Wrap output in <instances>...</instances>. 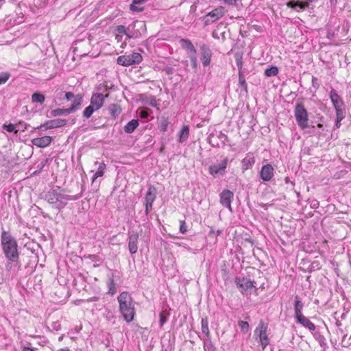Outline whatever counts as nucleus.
<instances>
[{"instance_id":"nucleus-1","label":"nucleus","mask_w":351,"mask_h":351,"mask_svg":"<svg viewBox=\"0 0 351 351\" xmlns=\"http://www.w3.org/2000/svg\"><path fill=\"white\" fill-rule=\"evenodd\" d=\"M119 310L127 322H132L135 314L134 304L128 292H122L117 298Z\"/></svg>"},{"instance_id":"nucleus-54","label":"nucleus","mask_w":351,"mask_h":351,"mask_svg":"<svg viewBox=\"0 0 351 351\" xmlns=\"http://www.w3.org/2000/svg\"><path fill=\"white\" fill-rule=\"evenodd\" d=\"M226 3L230 5H234L237 3V0H223Z\"/></svg>"},{"instance_id":"nucleus-64","label":"nucleus","mask_w":351,"mask_h":351,"mask_svg":"<svg viewBox=\"0 0 351 351\" xmlns=\"http://www.w3.org/2000/svg\"><path fill=\"white\" fill-rule=\"evenodd\" d=\"M25 128L27 129V124L25 123Z\"/></svg>"},{"instance_id":"nucleus-8","label":"nucleus","mask_w":351,"mask_h":351,"mask_svg":"<svg viewBox=\"0 0 351 351\" xmlns=\"http://www.w3.org/2000/svg\"><path fill=\"white\" fill-rule=\"evenodd\" d=\"M318 0H306L304 1L300 0H291L286 3V5L294 10L296 12L304 10L310 7L311 3L317 2Z\"/></svg>"},{"instance_id":"nucleus-42","label":"nucleus","mask_w":351,"mask_h":351,"mask_svg":"<svg viewBox=\"0 0 351 351\" xmlns=\"http://www.w3.org/2000/svg\"><path fill=\"white\" fill-rule=\"evenodd\" d=\"M235 60H236V64L239 69V73L240 71H242V66H243L242 56L239 53H236L235 54Z\"/></svg>"},{"instance_id":"nucleus-50","label":"nucleus","mask_w":351,"mask_h":351,"mask_svg":"<svg viewBox=\"0 0 351 351\" xmlns=\"http://www.w3.org/2000/svg\"><path fill=\"white\" fill-rule=\"evenodd\" d=\"M312 86L315 89H318L319 85L318 83V79L314 76L312 77Z\"/></svg>"},{"instance_id":"nucleus-40","label":"nucleus","mask_w":351,"mask_h":351,"mask_svg":"<svg viewBox=\"0 0 351 351\" xmlns=\"http://www.w3.org/2000/svg\"><path fill=\"white\" fill-rule=\"evenodd\" d=\"M238 325L241 328L243 333H246L249 330V324L247 322L240 320L238 322Z\"/></svg>"},{"instance_id":"nucleus-14","label":"nucleus","mask_w":351,"mask_h":351,"mask_svg":"<svg viewBox=\"0 0 351 351\" xmlns=\"http://www.w3.org/2000/svg\"><path fill=\"white\" fill-rule=\"evenodd\" d=\"M274 176V168L270 164L263 165L260 171V177L264 182H269Z\"/></svg>"},{"instance_id":"nucleus-5","label":"nucleus","mask_w":351,"mask_h":351,"mask_svg":"<svg viewBox=\"0 0 351 351\" xmlns=\"http://www.w3.org/2000/svg\"><path fill=\"white\" fill-rule=\"evenodd\" d=\"M267 326L261 321L254 330V336L259 339L262 349L265 350L269 343V339L267 334Z\"/></svg>"},{"instance_id":"nucleus-57","label":"nucleus","mask_w":351,"mask_h":351,"mask_svg":"<svg viewBox=\"0 0 351 351\" xmlns=\"http://www.w3.org/2000/svg\"><path fill=\"white\" fill-rule=\"evenodd\" d=\"M22 351H35V350L33 348H29V347L24 346L22 349Z\"/></svg>"},{"instance_id":"nucleus-29","label":"nucleus","mask_w":351,"mask_h":351,"mask_svg":"<svg viewBox=\"0 0 351 351\" xmlns=\"http://www.w3.org/2000/svg\"><path fill=\"white\" fill-rule=\"evenodd\" d=\"M70 113H71V112L69 108H66V109L57 108L55 110H52L50 112L51 117L62 116V115L69 114Z\"/></svg>"},{"instance_id":"nucleus-37","label":"nucleus","mask_w":351,"mask_h":351,"mask_svg":"<svg viewBox=\"0 0 351 351\" xmlns=\"http://www.w3.org/2000/svg\"><path fill=\"white\" fill-rule=\"evenodd\" d=\"M108 286V293H109L112 295H114L117 292V288H116V285L114 283V281L112 278L109 279Z\"/></svg>"},{"instance_id":"nucleus-56","label":"nucleus","mask_w":351,"mask_h":351,"mask_svg":"<svg viewBox=\"0 0 351 351\" xmlns=\"http://www.w3.org/2000/svg\"><path fill=\"white\" fill-rule=\"evenodd\" d=\"M106 318L108 320H110L111 319L114 318V315H113V314L110 311H108V314L106 315Z\"/></svg>"},{"instance_id":"nucleus-38","label":"nucleus","mask_w":351,"mask_h":351,"mask_svg":"<svg viewBox=\"0 0 351 351\" xmlns=\"http://www.w3.org/2000/svg\"><path fill=\"white\" fill-rule=\"evenodd\" d=\"M239 83L241 87H242L245 91H247V86L242 71H240L239 73Z\"/></svg>"},{"instance_id":"nucleus-27","label":"nucleus","mask_w":351,"mask_h":351,"mask_svg":"<svg viewBox=\"0 0 351 351\" xmlns=\"http://www.w3.org/2000/svg\"><path fill=\"white\" fill-rule=\"evenodd\" d=\"M108 110L110 115L114 119L120 114L122 110L120 105L117 104H110L108 106Z\"/></svg>"},{"instance_id":"nucleus-11","label":"nucleus","mask_w":351,"mask_h":351,"mask_svg":"<svg viewBox=\"0 0 351 351\" xmlns=\"http://www.w3.org/2000/svg\"><path fill=\"white\" fill-rule=\"evenodd\" d=\"M228 158H225L219 164L210 165L208 169L209 173L213 176H215L217 174L223 175L226 172Z\"/></svg>"},{"instance_id":"nucleus-48","label":"nucleus","mask_w":351,"mask_h":351,"mask_svg":"<svg viewBox=\"0 0 351 351\" xmlns=\"http://www.w3.org/2000/svg\"><path fill=\"white\" fill-rule=\"evenodd\" d=\"M190 60H191V62L193 68L196 69L197 66V60L195 55L191 54Z\"/></svg>"},{"instance_id":"nucleus-36","label":"nucleus","mask_w":351,"mask_h":351,"mask_svg":"<svg viewBox=\"0 0 351 351\" xmlns=\"http://www.w3.org/2000/svg\"><path fill=\"white\" fill-rule=\"evenodd\" d=\"M96 110H97L95 108H94L92 105H90L84 109V110L83 112V116H84V117L88 119L91 117L93 113Z\"/></svg>"},{"instance_id":"nucleus-39","label":"nucleus","mask_w":351,"mask_h":351,"mask_svg":"<svg viewBox=\"0 0 351 351\" xmlns=\"http://www.w3.org/2000/svg\"><path fill=\"white\" fill-rule=\"evenodd\" d=\"M315 337L319 341L320 346L324 348L326 346V341L324 337L320 333L317 332L315 334Z\"/></svg>"},{"instance_id":"nucleus-17","label":"nucleus","mask_w":351,"mask_h":351,"mask_svg":"<svg viewBox=\"0 0 351 351\" xmlns=\"http://www.w3.org/2000/svg\"><path fill=\"white\" fill-rule=\"evenodd\" d=\"M51 137L49 136H45L43 137H38L32 140V143L38 147H45L48 146L51 142Z\"/></svg>"},{"instance_id":"nucleus-41","label":"nucleus","mask_w":351,"mask_h":351,"mask_svg":"<svg viewBox=\"0 0 351 351\" xmlns=\"http://www.w3.org/2000/svg\"><path fill=\"white\" fill-rule=\"evenodd\" d=\"M3 128L8 131V132H14L15 134H17L18 130H16V125L10 123L8 125L3 124Z\"/></svg>"},{"instance_id":"nucleus-12","label":"nucleus","mask_w":351,"mask_h":351,"mask_svg":"<svg viewBox=\"0 0 351 351\" xmlns=\"http://www.w3.org/2000/svg\"><path fill=\"white\" fill-rule=\"evenodd\" d=\"M234 197V193L230 190H223L220 194V203L223 206L232 210L231 202Z\"/></svg>"},{"instance_id":"nucleus-22","label":"nucleus","mask_w":351,"mask_h":351,"mask_svg":"<svg viewBox=\"0 0 351 351\" xmlns=\"http://www.w3.org/2000/svg\"><path fill=\"white\" fill-rule=\"evenodd\" d=\"M189 136V128L188 125H183L180 131L178 132V141L180 143L185 142Z\"/></svg>"},{"instance_id":"nucleus-35","label":"nucleus","mask_w":351,"mask_h":351,"mask_svg":"<svg viewBox=\"0 0 351 351\" xmlns=\"http://www.w3.org/2000/svg\"><path fill=\"white\" fill-rule=\"evenodd\" d=\"M278 73V69L277 66H273L265 71V74L267 77H273L277 75Z\"/></svg>"},{"instance_id":"nucleus-63","label":"nucleus","mask_w":351,"mask_h":351,"mask_svg":"<svg viewBox=\"0 0 351 351\" xmlns=\"http://www.w3.org/2000/svg\"><path fill=\"white\" fill-rule=\"evenodd\" d=\"M322 125L321 123L318 124V127H322Z\"/></svg>"},{"instance_id":"nucleus-13","label":"nucleus","mask_w":351,"mask_h":351,"mask_svg":"<svg viewBox=\"0 0 351 351\" xmlns=\"http://www.w3.org/2000/svg\"><path fill=\"white\" fill-rule=\"evenodd\" d=\"M200 52H201V60L204 66H207L210 63V59H211V50L210 47L204 44L200 47Z\"/></svg>"},{"instance_id":"nucleus-4","label":"nucleus","mask_w":351,"mask_h":351,"mask_svg":"<svg viewBox=\"0 0 351 351\" xmlns=\"http://www.w3.org/2000/svg\"><path fill=\"white\" fill-rule=\"evenodd\" d=\"M330 98L336 110L337 121H341L346 114V111L343 108V101L334 89H332L330 92Z\"/></svg>"},{"instance_id":"nucleus-58","label":"nucleus","mask_w":351,"mask_h":351,"mask_svg":"<svg viewBox=\"0 0 351 351\" xmlns=\"http://www.w3.org/2000/svg\"><path fill=\"white\" fill-rule=\"evenodd\" d=\"M285 182H286V183H288V182H290V180H289V177H286V178H285Z\"/></svg>"},{"instance_id":"nucleus-51","label":"nucleus","mask_w":351,"mask_h":351,"mask_svg":"<svg viewBox=\"0 0 351 351\" xmlns=\"http://www.w3.org/2000/svg\"><path fill=\"white\" fill-rule=\"evenodd\" d=\"M57 203H58V204L56 206V208H57L59 211H60L67 204V203L65 201L64 202H59Z\"/></svg>"},{"instance_id":"nucleus-47","label":"nucleus","mask_w":351,"mask_h":351,"mask_svg":"<svg viewBox=\"0 0 351 351\" xmlns=\"http://www.w3.org/2000/svg\"><path fill=\"white\" fill-rule=\"evenodd\" d=\"M180 232L182 234H185L187 232V226L184 221H180Z\"/></svg>"},{"instance_id":"nucleus-60","label":"nucleus","mask_w":351,"mask_h":351,"mask_svg":"<svg viewBox=\"0 0 351 351\" xmlns=\"http://www.w3.org/2000/svg\"><path fill=\"white\" fill-rule=\"evenodd\" d=\"M221 230H217V235H220V234H221Z\"/></svg>"},{"instance_id":"nucleus-30","label":"nucleus","mask_w":351,"mask_h":351,"mask_svg":"<svg viewBox=\"0 0 351 351\" xmlns=\"http://www.w3.org/2000/svg\"><path fill=\"white\" fill-rule=\"evenodd\" d=\"M255 160L252 157H245L242 160V168L243 170H247L254 165Z\"/></svg>"},{"instance_id":"nucleus-19","label":"nucleus","mask_w":351,"mask_h":351,"mask_svg":"<svg viewBox=\"0 0 351 351\" xmlns=\"http://www.w3.org/2000/svg\"><path fill=\"white\" fill-rule=\"evenodd\" d=\"M295 319L298 324L302 325L305 328H307L311 331H313L316 328L315 325L312 323L308 318L304 315H302Z\"/></svg>"},{"instance_id":"nucleus-46","label":"nucleus","mask_w":351,"mask_h":351,"mask_svg":"<svg viewBox=\"0 0 351 351\" xmlns=\"http://www.w3.org/2000/svg\"><path fill=\"white\" fill-rule=\"evenodd\" d=\"M167 315L165 311H162L160 313V320L159 324L160 326H162L164 325V324L167 322Z\"/></svg>"},{"instance_id":"nucleus-34","label":"nucleus","mask_w":351,"mask_h":351,"mask_svg":"<svg viewBox=\"0 0 351 351\" xmlns=\"http://www.w3.org/2000/svg\"><path fill=\"white\" fill-rule=\"evenodd\" d=\"M59 189H60V188L58 187L57 197L56 199L57 200V202H64V201H67V200H70V199H75V198H71L70 196L68 195H64V194L60 193Z\"/></svg>"},{"instance_id":"nucleus-43","label":"nucleus","mask_w":351,"mask_h":351,"mask_svg":"<svg viewBox=\"0 0 351 351\" xmlns=\"http://www.w3.org/2000/svg\"><path fill=\"white\" fill-rule=\"evenodd\" d=\"M10 77L9 73H0V85L5 84Z\"/></svg>"},{"instance_id":"nucleus-2","label":"nucleus","mask_w":351,"mask_h":351,"mask_svg":"<svg viewBox=\"0 0 351 351\" xmlns=\"http://www.w3.org/2000/svg\"><path fill=\"white\" fill-rule=\"evenodd\" d=\"M1 245L6 258L12 262L16 261L19 258L17 243L16 240L5 231H3L1 234Z\"/></svg>"},{"instance_id":"nucleus-53","label":"nucleus","mask_w":351,"mask_h":351,"mask_svg":"<svg viewBox=\"0 0 351 351\" xmlns=\"http://www.w3.org/2000/svg\"><path fill=\"white\" fill-rule=\"evenodd\" d=\"M65 97H66V100L69 101V100H71L72 98H74V97H75V96H74V95H73V93H71V92H66V93H65Z\"/></svg>"},{"instance_id":"nucleus-55","label":"nucleus","mask_w":351,"mask_h":351,"mask_svg":"<svg viewBox=\"0 0 351 351\" xmlns=\"http://www.w3.org/2000/svg\"><path fill=\"white\" fill-rule=\"evenodd\" d=\"M36 130H47L46 128V125H45V123L40 125V126L37 127V128H34V131Z\"/></svg>"},{"instance_id":"nucleus-32","label":"nucleus","mask_w":351,"mask_h":351,"mask_svg":"<svg viewBox=\"0 0 351 351\" xmlns=\"http://www.w3.org/2000/svg\"><path fill=\"white\" fill-rule=\"evenodd\" d=\"M32 100L34 103H39L43 104L45 100V97L40 93H34L32 96Z\"/></svg>"},{"instance_id":"nucleus-21","label":"nucleus","mask_w":351,"mask_h":351,"mask_svg":"<svg viewBox=\"0 0 351 351\" xmlns=\"http://www.w3.org/2000/svg\"><path fill=\"white\" fill-rule=\"evenodd\" d=\"M57 197V189H52L47 191L45 195V199L47 200L51 204H55L57 203L56 199Z\"/></svg>"},{"instance_id":"nucleus-16","label":"nucleus","mask_w":351,"mask_h":351,"mask_svg":"<svg viewBox=\"0 0 351 351\" xmlns=\"http://www.w3.org/2000/svg\"><path fill=\"white\" fill-rule=\"evenodd\" d=\"M138 234L136 232H132L129 236L128 248L132 254L137 252L138 250Z\"/></svg>"},{"instance_id":"nucleus-28","label":"nucleus","mask_w":351,"mask_h":351,"mask_svg":"<svg viewBox=\"0 0 351 351\" xmlns=\"http://www.w3.org/2000/svg\"><path fill=\"white\" fill-rule=\"evenodd\" d=\"M106 168V165L104 162L99 163L97 171H96V173L94 174V176L93 177L92 183H93L97 178L101 177L104 176V171H105Z\"/></svg>"},{"instance_id":"nucleus-62","label":"nucleus","mask_w":351,"mask_h":351,"mask_svg":"<svg viewBox=\"0 0 351 351\" xmlns=\"http://www.w3.org/2000/svg\"><path fill=\"white\" fill-rule=\"evenodd\" d=\"M339 122H340V121H337V123H336V125H337V127H339Z\"/></svg>"},{"instance_id":"nucleus-7","label":"nucleus","mask_w":351,"mask_h":351,"mask_svg":"<svg viewBox=\"0 0 351 351\" xmlns=\"http://www.w3.org/2000/svg\"><path fill=\"white\" fill-rule=\"evenodd\" d=\"M225 14L224 8L222 6L218 7L211 12H208L204 17L205 25H208L220 18H221Z\"/></svg>"},{"instance_id":"nucleus-20","label":"nucleus","mask_w":351,"mask_h":351,"mask_svg":"<svg viewBox=\"0 0 351 351\" xmlns=\"http://www.w3.org/2000/svg\"><path fill=\"white\" fill-rule=\"evenodd\" d=\"M180 45L182 46V47L184 49H186V51H189V53L191 54H193V55H195L196 54V49L194 47V45H193V43L191 42V40H188V39H185V38H182L180 41Z\"/></svg>"},{"instance_id":"nucleus-24","label":"nucleus","mask_w":351,"mask_h":351,"mask_svg":"<svg viewBox=\"0 0 351 351\" xmlns=\"http://www.w3.org/2000/svg\"><path fill=\"white\" fill-rule=\"evenodd\" d=\"M304 307V304L301 300H298V297L295 298V300L294 302V312H295V318H298L302 315H303L302 311Z\"/></svg>"},{"instance_id":"nucleus-6","label":"nucleus","mask_w":351,"mask_h":351,"mask_svg":"<svg viewBox=\"0 0 351 351\" xmlns=\"http://www.w3.org/2000/svg\"><path fill=\"white\" fill-rule=\"evenodd\" d=\"M143 60L141 53L134 52L128 56H121L117 58V63L124 66H128L133 64H138Z\"/></svg>"},{"instance_id":"nucleus-18","label":"nucleus","mask_w":351,"mask_h":351,"mask_svg":"<svg viewBox=\"0 0 351 351\" xmlns=\"http://www.w3.org/2000/svg\"><path fill=\"white\" fill-rule=\"evenodd\" d=\"M67 123V120L62 119H56L49 120L45 122L47 129H53L60 127H62Z\"/></svg>"},{"instance_id":"nucleus-10","label":"nucleus","mask_w":351,"mask_h":351,"mask_svg":"<svg viewBox=\"0 0 351 351\" xmlns=\"http://www.w3.org/2000/svg\"><path fill=\"white\" fill-rule=\"evenodd\" d=\"M234 282L239 291L243 294L247 293L248 290L254 287L253 282L246 278L236 277Z\"/></svg>"},{"instance_id":"nucleus-15","label":"nucleus","mask_w":351,"mask_h":351,"mask_svg":"<svg viewBox=\"0 0 351 351\" xmlns=\"http://www.w3.org/2000/svg\"><path fill=\"white\" fill-rule=\"evenodd\" d=\"M108 96V94L104 95L102 93H93L90 98V105H92L97 110H99L102 107L104 102V99Z\"/></svg>"},{"instance_id":"nucleus-45","label":"nucleus","mask_w":351,"mask_h":351,"mask_svg":"<svg viewBox=\"0 0 351 351\" xmlns=\"http://www.w3.org/2000/svg\"><path fill=\"white\" fill-rule=\"evenodd\" d=\"M117 32H118V33H119V34H125V35H127V36H128L129 38H132V36H130V35L127 34V33H126V27H125L124 25H118V26L117 27Z\"/></svg>"},{"instance_id":"nucleus-26","label":"nucleus","mask_w":351,"mask_h":351,"mask_svg":"<svg viewBox=\"0 0 351 351\" xmlns=\"http://www.w3.org/2000/svg\"><path fill=\"white\" fill-rule=\"evenodd\" d=\"M82 101V96L81 95H77L74 97V100L71 106L69 108L71 113L77 110L81 106Z\"/></svg>"},{"instance_id":"nucleus-3","label":"nucleus","mask_w":351,"mask_h":351,"mask_svg":"<svg viewBox=\"0 0 351 351\" xmlns=\"http://www.w3.org/2000/svg\"><path fill=\"white\" fill-rule=\"evenodd\" d=\"M294 116L298 126L302 130L308 128V113L302 103H297L295 105Z\"/></svg>"},{"instance_id":"nucleus-52","label":"nucleus","mask_w":351,"mask_h":351,"mask_svg":"<svg viewBox=\"0 0 351 351\" xmlns=\"http://www.w3.org/2000/svg\"><path fill=\"white\" fill-rule=\"evenodd\" d=\"M163 71H165L167 75H170L173 73V69L170 66H166L163 69Z\"/></svg>"},{"instance_id":"nucleus-44","label":"nucleus","mask_w":351,"mask_h":351,"mask_svg":"<svg viewBox=\"0 0 351 351\" xmlns=\"http://www.w3.org/2000/svg\"><path fill=\"white\" fill-rule=\"evenodd\" d=\"M320 269L319 263L318 261H313L310 265L308 267V270L310 272H312L313 271L317 270Z\"/></svg>"},{"instance_id":"nucleus-9","label":"nucleus","mask_w":351,"mask_h":351,"mask_svg":"<svg viewBox=\"0 0 351 351\" xmlns=\"http://www.w3.org/2000/svg\"><path fill=\"white\" fill-rule=\"evenodd\" d=\"M156 197V189L151 186L149 187L145 197V213L146 215H148L152 209V205Z\"/></svg>"},{"instance_id":"nucleus-23","label":"nucleus","mask_w":351,"mask_h":351,"mask_svg":"<svg viewBox=\"0 0 351 351\" xmlns=\"http://www.w3.org/2000/svg\"><path fill=\"white\" fill-rule=\"evenodd\" d=\"M148 0H133L132 3L130 5V9L132 12H139L144 10L143 7L140 5L147 2Z\"/></svg>"},{"instance_id":"nucleus-59","label":"nucleus","mask_w":351,"mask_h":351,"mask_svg":"<svg viewBox=\"0 0 351 351\" xmlns=\"http://www.w3.org/2000/svg\"><path fill=\"white\" fill-rule=\"evenodd\" d=\"M166 130H167V125H163V126H162V130H163V131H166Z\"/></svg>"},{"instance_id":"nucleus-33","label":"nucleus","mask_w":351,"mask_h":351,"mask_svg":"<svg viewBox=\"0 0 351 351\" xmlns=\"http://www.w3.org/2000/svg\"><path fill=\"white\" fill-rule=\"evenodd\" d=\"M204 351H216L215 347L211 342L210 338H206L204 341Z\"/></svg>"},{"instance_id":"nucleus-61","label":"nucleus","mask_w":351,"mask_h":351,"mask_svg":"<svg viewBox=\"0 0 351 351\" xmlns=\"http://www.w3.org/2000/svg\"><path fill=\"white\" fill-rule=\"evenodd\" d=\"M151 105L152 106H156V101H154V102H151Z\"/></svg>"},{"instance_id":"nucleus-49","label":"nucleus","mask_w":351,"mask_h":351,"mask_svg":"<svg viewBox=\"0 0 351 351\" xmlns=\"http://www.w3.org/2000/svg\"><path fill=\"white\" fill-rule=\"evenodd\" d=\"M149 116V113L147 110H141L139 112V117L142 119H147Z\"/></svg>"},{"instance_id":"nucleus-31","label":"nucleus","mask_w":351,"mask_h":351,"mask_svg":"<svg viewBox=\"0 0 351 351\" xmlns=\"http://www.w3.org/2000/svg\"><path fill=\"white\" fill-rule=\"evenodd\" d=\"M202 324V332L204 333L206 338H210V331L208 328V321L206 317L202 318L201 321Z\"/></svg>"},{"instance_id":"nucleus-25","label":"nucleus","mask_w":351,"mask_h":351,"mask_svg":"<svg viewBox=\"0 0 351 351\" xmlns=\"http://www.w3.org/2000/svg\"><path fill=\"white\" fill-rule=\"evenodd\" d=\"M139 123L137 119H132L125 126L124 131L125 133L131 134L138 126Z\"/></svg>"}]
</instances>
